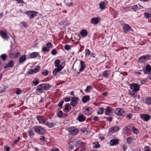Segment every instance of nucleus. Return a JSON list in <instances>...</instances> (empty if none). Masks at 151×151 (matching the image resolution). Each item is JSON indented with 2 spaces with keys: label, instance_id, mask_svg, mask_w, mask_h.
<instances>
[{
  "label": "nucleus",
  "instance_id": "47",
  "mask_svg": "<svg viewBox=\"0 0 151 151\" xmlns=\"http://www.w3.org/2000/svg\"><path fill=\"white\" fill-rule=\"evenodd\" d=\"M144 17L146 18H148L149 17V14L147 12L145 13L144 14Z\"/></svg>",
  "mask_w": 151,
  "mask_h": 151
},
{
  "label": "nucleus",
  "instance_id": "31",
  "mask_svg": "<svg viewBox=\"0 0 151 151\" xmlns=\"http://www.w3.org/2000/svg\"><path fill=\"white\" fill-rule=\"evenodd\" d=\"M38 55V53L37 52H34L30 55V56L31 58H35Z\"/></svg>",
  "mask_w": 151,
  "mask_h": 151
},
{
  "label": "nucleus",
  "instance_id": "10",
  "mask_svg": "<svg viewBox=\"0 0 151 151\" xmlns=\"http://www.w3.org/2000/svg\"><path fill=\"white\" fill-rule=\"evenodd\" d=\"M57 122L56 121H55L53 122H49L46 121L45 124L50 128H52L56 125Z\"/></svg>",
  "mask_w": 151,
  "mask_h": 151
},
{
  "label": "nucleus",
  "instance_id": "49",
  "mask_svg": "<svg viewBox=\"0 0 151 151\" xmlns=\"http://www.w3.org/2000/svg\"><path fill=\"white\" fill-rule=\"evenodd\" d=\"M150 148L149 147L146 146L145 148V151H150Z\"/></svg>",
  "mask_w": 151,
  "mask_h": 151
},
{
  "label": "nucleus",
  "instance_id": "39",
  "mask_svg": "<svg viewBox=\"0 0 151 151\" xmlns=\"http://www.w3.org/2000/svg\"><path fill=\"white\" fill-rule=\"evenodd\" d=\"M63 112L62 111H59L58 113V116L59 117H62Z\"/></svg>",
  "mask_w": 151,
  "mask_h": 151
},
{
  "label": "nucleus",
  "instance_id": "34",
  "mask_svg": "<svg viewBox=\"0 0 151 151\" xmlns=\"http://www.w3.org/2000/svg\"><path fill=\"white\" fill-rule=\"evenodd\" d=\"M60 63V61L59 60L57 59L56 60L55 62V66L57 67H58V66H59V65Z\"/></svg>",
  "mask_w": 151,
  "mask_h": 151
},
{
  "label": "nucleus",
  "instance_id": "2",
  "mask_svg": "<svg viewBox=\"0 0 151 151\" xmlns=\"http://www.w3.org/2000/svg\"><path fill=\"white\" fill-rule=\"evenodd\" d=\"M51 87V86L48 84L43 83L38 86L37 87L36 89L38 91L47 90Z\"/></svg>",
  "mask_w": 151,
  "mask_h": 151
},
{
  "label": "nucleus",
  "instance_id": "48",
  "mask_svg": "<svg viewBox=\"0 0 151 151\" xmlns=\"http://www.w3.org/2000/svg\"><path fill=\"white\" fill-rule=\"evenodd\" d=\"M57 52V51L55 49L53 50L51 52L52 54L54 55H55L56 54Z\"/></svg>",
  "mask_w": 151,
  "mask_h": 151
},
{
  "label": "nucleus",
  "instance_id": "7",
  "mask_svg": "<svg viewBox=\"0 0 151 151\" xmlns=\"http://www.w3.org/2000/svg\"><path fill=\"white\" fill-rule=\"evenodd\" d=\"M68 130L71 134L73 135H76L78 132V130L77 129L73 127H72L68 128Z\"/></svg>",
  "mask_w": 151,
  "mask_h": 151
},
{
  "label": "nucleus",
  "instance_id": "41",
  "mask_svg": "<svg viewBox=\"0 0 151 151\" xmlns=\"http://www.w3.org/2000/svg\"><path fill=\"white\" fill-rule=\"evenodd\" d=\"M86 55L88 56L90 54V51L88 49L86 50Z\"/></svg>",
  "mask_w": 151,
  "mask_h": 151
},
{
  "label": "nucleus",
  "instance_id": "63",
  "mask_svg": "<svg viewBox=\"0 0 151 151\" xmlns=\"http://www.w3.org/2000/svg\"><path fill=\"white\" fill-rule=\"evenodd\" d=\"M67 5L68 6H72L73 5V3L72 2H70V3H67Z\"/></svg>",
  "mask_w": 151,
  "mask_h": 151
},
{
  "label": "nucleus",
  "instance_id": "29",
  "mask_svg": "<svg viewBox=\"0 0 151 151\" xmlns=\"http://www.w3.org/2000/svg\"><path fill=\"white\" fill-rule=\"evenodd\" d=\"M89 99V96H86L83 97L82 99V101L83 103L86 102Z\"/></svg>",
  "mask_w": 151,
  "mask_h": 151
},
{
  "label": "nucleus",
  "instance_id": "5",
  "mask_svg": "<svg viewBox=\"0 0 151 151\" xmlns=\"http://www.w3.org/2000/svg\"><path fill=\"white\" fill-rule=\"evenodd\" d=\"M124 112L123 109L120 108H116L115 111L116 114L120 116L122 115Z\"/></svg>",
  "mask_w": 151,
  "mask_h": 151
},
{
  "label": "nucleus",
  "instance_id": "24",
  "mask_svg": "<svg viewBox=\"0 0 151 151\" xmlns=\"http://www.w3.org/2000/svg\"><path fill=\"white\" fill-rule=\"evenodd\" d=\"M26 57L25 55H22L21 56L19 59V62L20 63H22L26 60Z\"/></svg>",
  "mask_w": 151,
  "mask_h": 151
},
{
  "label": "nucleus",
  "instance_id": "11",
  "mask_svg": "<svg viewBox=\"0 0 151 151\" xmlns=\"http://www.w3.org/2000/svg\"><path fill=\"white\" fill-rule=\"evenodd\" d=\"M140 116L141 118L145 121L149 120L150 117V116L148 114H140Z\"/></svg>",
  "mask_w": 151,
  "mask_h": 151
},
{
  "label": "nucleus",
  "instance_id": "37",
  "mask_svg": "<svg viewBox=\"0 0 151 151\" xmlns=\"http://www.w3.org/2000/svg\"><path fill=\"white\" fill-rule=\"evenodd\" d=\"M1 57L2 59L4 61L5 60L7 56L5 54H2Z\"/></svg>",
  "mask_w": 151,
  "mask_h": 151
},
{
  "label": "nucleus",
  "instance_id": "61",
  "mask_svg": "<svg viewBox=\"0 0 151 151\" xmlns=\"http://www.w3.org/2000/svg\"><path fill=\"white\" fill-rule=\"evenodd\" d=\"M21 90H19L17 91L16 93L17 94L19 95L21 93Z\"/></svg>",
  "mask_w": 151,
  "mask_h": 151
},
{
  "label": "nucleus",
  "instance_id": "4",
  "mask_svg": "<svg viewBox=\"0 0 151 151\" xmlns=\"http://www.w3.org/2000/svg\"><path fill=\"white\" fill-rule=\"evenodd\" d=\"M36 118L39 123L45 124L46 121L43 116H37Z\"/></svg>",
  "mask_w": 151,
  "mask_h": 151
},
{
  "label": "nucleus",
  "instance_id": "42",
  "mask_svg": "<svg viewBox=\"0 0 151 151\" xmlns=\"http://www.w3.org/2000/svg\"><path fill=\"white\" fill-rule=\"evenodd\" d=\"M132 138L131 137H129L127 138V142L128 143H130L132 142Z\"/></svg>",
  "mask_w": 151,
  "mask_h": 151
},
{
  "label": "nucleus",
  "instance_id": "22",
  "mask_svg": "<svg viewBox=\"0 0 151 151\" xmlns=\"http://www.w3.org/2000/svg\"><path fill=\"white\" fill-rule=\"evenodd\" d=\"M40 68L39 67H37L35 68L33 70L29 71L28 73V74H32L33 73L37 72L39 70Z\"/></svg>",
  "mask_w": 151,
  "mask_h": 151
},
{
  "label": "nucleus",
  "instance_id": "16",
  "mask_svg": "<svg viewBox=\"0 0 151 151\" xmlns=\"http://www.w3.org/2000/svg\"><path fill=\"white\" fill-rule=\"evenodd\" d=\"M123 29L124 32L126 33L127 31H129L131 29V27L128 24H126L123 26Z\"/></svg>",
  "mask_w": 151,
  "mask_h": 151
},
{
  "label": "nucleus",
  "instance_id": "28",
  "mask_svg": "<svg viewBox=\"0 0 151 151\" xmlns=\"http://www.w3.org/2000/svg\"><path fill=\"white\" fill-rule=\"evenodd\" d=\"M87 32L85 30L83 29L81 32V34L83 37L86 36L87 35Z\"/></svg>",
  "mask_w": 151,
  "mask_h": 151
},
{
  "label": "nucleus",
  "instance_id": "14",
  "mask_svg": "<svg viewBox=\"0 0 151 151\" xmlns=\"http://www.w3.org/2000/svg\"><path fill=\"white\" fill-rule=\"evenodd\" d=\"M0 34L4 39L8 40L9 38V37L7 35V34L3 31H0Z\"/></svg>",
  "mask_w": 151,
  "mask_h": 151
},
{
  "label": "nucleus",
  "instance_id": "13",
  "mask_svg": "<svg viewBox=\"0 0 151 151\" xmlns=\"http://www.w3.org/2000/svg\"><path fill=\"white\" fill-rule=\"evenodd\" d=\"M105 114L107 115H109L113 112L112 109L109 107H108L105 109Z\"/></svg>",
  "mask_w": 151,
  "mask_h": 151
},
{
  "label": "nucleus",
  "instance_id": "19",
  "mask_svg": "<svg viewBox=\"0 0 151 151\" xmlns=\"http://www.w3.org/2000/svg\"><path fill=\"white\" fill-rule=\"evenodd\" d=\"M81 68L79 70V71L80 72L83 71L86 67V65L85 62L83 61H81L80 62Z\"/></svg>",
  "mask_w": 151,
  "mask_h": 151
},
{
  "label": "nucleus",
  "instance_id": "30",
  "mask_svg": "<svg viewBox=\"0 0 151 151\" xmlns=\"http://www.w3.org/2000/svg\"><path fill=\"white\" fill-rule=\"evenodd\" d=\"M145 103L148 104V105H151V97H148L145 100Z\"/></svg>",
  "mask_w": 151,
  "mask_h": 151
},
{
  "label": "nucleus",
  "instance_id": "32",
  "mask_svg": "<svg viewBox=\"0 0 151 151\" xmlns=\"http://www.w3.org/2000/svg\"><path fill=\"white\" fill-rule=\"evenodd\" d=\"M104 109L103 108H100L98 111L97 113L98 114H102L104 112Z\"/></svg>",
  "mask_w": 151,
  "mask_h": 151
},
{
  "label": "nucleus",
  "instance_id": "62",
  "mask_svg": "<svg viewBox=\"0 0 151 151\" xmlns=\"http://www.w3.org/2000/svg\"><path fill=\"white\" fill-rule=\"evenodd\" d=\"M20 139V138L19 137H18V139L17 140H15L14 142V144H16L17 143V142L19 141Z\"/></svg>",
  "mask_w": 151,
  "mask_h": 151
},
{
  "label": "nucleus",
  "instance_id": "52",
  "mask_svg": "<svg viewBox=\"0 0 151 151\" xmlns=\"http://www.w3.org/2000/svg\"><path fill=\"white\" fill-rule=\"evenodd\" d=\"M64 99L66 102H68L70 100V99L69 97H66L64 98Z\"/></svg>",
  "mask_w": 151,
  "mask_h": 151
},
{
  "label": "nucleus",
  "instance_id": "23",
  "mask_svg": "<svg viewBox=\"0 0 151 151\" xmlns=\"http://www.w3.org/2000/svg\"><path fill=\"white\" fill-rule=\"evenodd\" d=\"M99 21V17H95L91 19V22L94 24H97Z\"/></svg>",
  "mask_w": 151,
  "mask_h": 151
},
{
  "label": "nucleus",
  "instance_id": "36",
  "mask_svg": "<svg viewBox=\"0 0 151 151\" xmlns=\"http://www.w3.org/2000/svg\"><path fill=\"white\" fill-rule=\"evenodd\" d=\"M71 46L66 45L64 46V48L66 50H69L71 48Z\"/></svg>",
  "mask_w": 151,
  "mask_h": 151
},
{
  "label": "nucleus",
  "instance_id": "20",
  "mask_svg": "<svg viewBox=\"0 0 151 151\" xmlns=\"http://www.w3.org/2000/svg\"><path fill=\"white\" fill-rule=\"evenodd\" d=\"M86 118L84 116L83 114H80L78 116V120L80 122H82L84 121L86 119Z\"/></svg>",
  "mask_w": 151,
  "mask_h": 151
},
{
  "label": "nucleus",
  "instance_id": "27",
  "mask_svg": "<svg viewBox=\"0 0 151 151\" xmlns=\"http://www.w3.org/2000/svg\"><path fill=\"white\" fill-rule=\"evenodd\" d=\"M6 89V86L4 85H2L0 87V93L4 92Z\"/></svg>",
  "mask_w": 151,
  "mask_h": 151
},
{
  "label": "nucleus",
  "instance_id": "15",
  "mask_svg": "<svg viewBox=\"0 0 151 151\" xmlns=\"http://www.w3.org/2000/svg\"><path fill=\"white\" fill-rule=\"evenodd\" d=\"M20 53L17 52L16 53H11L9 54V56L10 58H15L17 57L20 55Z\"/></svg>",
  "mask_w": 151,
  "mask_h": 151
},
{
  "label": "nucleus",
  "instance_id": "54",
  "mask_svg": "<svg viewBox=\"0 0 151 151\" xmlns=\"http://www.w3.org/2000/svg\"><path fill=\"white\" fill-rule=\"evenodd\" d=\"M4 150L6 151H9L10 149V147L8 146H6L4 147Z\"/></svg>",
  "mask_w": 151,
  "mask_h": 151
},
{
  "label": "nucleus",
  "instance_id": "1",
  "mask_svg": "<svg viewBox=\"0 0 151 151\" xmlns=\"http://www.w3.org/2000/svg\"><path fill=\"white\" fill-rule=\"evenodd\" d=\"M130 90L129 91V93L133 98L137 97L138 99H139V96H137V91L139 90V86L135 83H132L130 86Z\"/></svg>",
  "mask_w": 151,
  "mask_h": 151
},
{
  "label": "nucleus",
  "instance_id": "53",
  "mask_svg": "<svg viewBox=\"0 0 151 151\" xmlns=\"http://www.w3.org/2000/svg\"><path fill=\"white\" fill-rule=\"evenodd\" d=\"M42 74L44 76H46L48 74L47 71H46V70H44L42 72Z\"/></svg>",
  "mask_w": 151,
  "mask_h": 151
},
{
  "label": "nucleus",
  "instance_id": "35",
  "mask_svg": "<svg viewBox=\"0 0 151 151\" xmlns=\"http://www.w3.org/2000/svg\"><path fill=\"white\" fill-rule=\"evenodd\" d=\"M132 130L133 132L136 134H137L138 132V130L134 127L132 128Z\"/></svg>",
  "mask_w": 151,
  "mask_h": 151
},
{
  "label": "nucleus",
  "instance_id": "40",
  "mask_svg": "<svg viewBox=\"0 0 151 151\" xmlns=\"http://www.w3.org/2000/svg\"><path fill=\"white\" fill-rule=\"evenodd\" d=\"M29 134V136H32L34 135V133L33 131L32 130H30L28 131Z\"/></svg>",
  "mask_w": 151,
  "mask_h": 151
},
{
  "label": "nucleus",
  "instance_id": "59",
  "mask_svg": "<svg viewBox=\"0 0 151 151\" xmlns=\"http://www.w3.org/2000/svg\"><path fill=\"white\" fill-rule=\"evenodd\" d=\"M123 148L124 151H125V150L127 149V147L125 145H123Z\"/></svg>",
  "mask_w": 151,
  "mask_h": 151
},
{
  "label": "nucleus",
  "instance_id": "50",
  "mask_svg": "<svg viewBox=\"0 0 151 151\" xmlns=\"http://www.w3.org/2000/svg\"><path fill=\"white\" fill-rule=\"evenodd\" d=\"M63 101H61L58 104V106L60 107H61L63 105Z\"/></svg>",
  "mask_w": 151,
  "mask_h": 151
},
{
  "label": "nucleus",
  "instance_id": "25",
  "mask_svg": "<svg viewBox=\"0 0 151 151\" xmlns=\"http://www.w3.org/2000/svg\"><path fill=\"white\" fill-rule=\"evenodd\" d=\"M13 61L12 60H10L8 63L4 67L5 68H8L9 67L13 66Z\"/></svg>",
  "mask_w": 151,
  "mask_h": 151
},
{
  "label": "nucleus",
  "instance_id": "56",
  "mask_svg": "<svg viewBox=\"0 0 151 151\" xmlns=\"http://www.w3.org/2000/svg\"><path fill=\"white\" fill-rule=\"evenodd\" d=\"M33 83L35 85H36L38 84L39 83V82L37 80H36L35 81H33Z\"/></svg>",
  "mask_w": 151,
  "mask_h": 151
},
{
  "label": "nucleus",
  "instance_id": "26",
  "mask_svg": "<svg viewBox=\"0 0 151 151\" xmlns=\"http://www.w3.org/2000/svg\"><path fill=\"white\" fill-rule=\"evenodd\" d=\"M110 75V72L109 71H105L104 72L103 76L106 78H107L109 77Z\"/></svg>",
  "mask_w": 151,
  "mask_h": 151
},
{
  "label": "nucleus",
  "instance_id": "9",
  "mask_svg": "<svg viewBox=\"0 0 151 151\" xmlns=\"http://www.w3.org/2000/svg\"><path fill=\"white\" fill-rule=\"evenodd\" d=\"M26 14L30 18L32 19L37 15V12L35 11H28L27 12Z\"/></svg>",
  "mask_w": 151,
  "mask_h": 151
},
{
  "label": "nucleus",
  "instance_id": "33",
  "mask_svg": "<svg viewBox=\"0 0 151 151\" xmlns=\"http://www.w3.org/2000/svg\"><path fill=\"white\" fill-rule=\"evenodd\" d=\"M146 70L149 73H150L151 72V67L150 65H148L147 66Z\"/></svg>",
  "mask_w": 151,
  "mask_h": 151
},
{
  "label": "nucleus",
  "instance_id": "51",
  "mask_svg": "<svg viewBox=\"0 0 151 151\" xmlns=\"http://www.w3.org/2000/svg\"><path fill=\"white\" fill-rule=\"evenodd\" d=\"M21 24L22 25V26L25 27H27V24L25 23L24 22H22L21 23Z\"/></svg>",
  "mask_w": 151,
  "mask_h": 151
},
{
  "label": "nucleus",
  "instance_id": "55",
  "mask_svg": "<svg viewBox=\"0 0 151 151\" xmlns=\"http://www.w3.org/2000/svg\"><path fill=\"white\" fill-rule=\"evenodd\" d=\"M40 139L41 140H43V141H45L46 139L45 138V137L43 136H41L40 138Z\"/></svg>",
  "mask_w": 151,
  "mask_h": 151
},
{
  "label": "nucleus",
  "instance_id": "18",
  "mask_svg": "<svg viewBox=\"0 0 151 151\" xmlns=\"http://www.w3.org/2000/svg\"><path fill=\"white\" fill-rule=\"evenodd\" d=\"M111 146L116 145L118 144V140L117 139H111L109 142Z\"/></svg>",
  "mask_w": 151,
  "mask_h": 151
},
{
  "label": "nucleus",
  "instance_id": "21",
  "mask_svg": "<svg viewBox=\"0 0 151 151\" xmlns=\"http://www.w3.org/2000/svg\"><path fill=\"white\" fill-rule=\"evenodd\" d=\"M119 130V128L117 126H115L111 127L110 129V131L112 133H114Z\"/></svg>",
  "mask_w": 151,
  "mask_h": 151
},
{
  "label": "nucleus",
  "instance_id": "46",
  "mask_svg": "<svg viewBox=\"0 0 151 151\" xmlns=\"http://www.w3.org/2000/svg\"><path fill=\"white\" fill-rule=\"evenodd\" d=\"M51 151H59L58 149L56 147H54L50 150Z\"/></svg>",
  "mask_w": 151,
  "mask_h": 151
},
{
  "label": "nucleus",
  "instance_id": "64",
  "mask_svg": "<svg viewBox=\"0 0 151 151\" xmlns=\"http://www.w3.org/2000/svg\"><path fill=\"white\" fill-rule=\"evenodd\" d=\"M99 119V117L97 116H94L93 118V120L94 121H97Z\"/></svg>",
  "mask_w": 151,
  "mask_h": 151
},
{
  "label": "nucleus",
  "instance_id": "8",
  "mask_svg": "<svg viewBox=\"0 0 151 151\" xmlns=\"http://www.w3.org/2000/svg\"><path fill=\"white\" fill-rule=\"evenodd\" d=\"M108 3V2L106 0L101 1L99 5L100 9L102 10L104 9Z\"/></svg>",
  "mask_w": 151,
  "mask_h": 151
},
{
  "label": "nucleus",
  "instance_id": "43",
  "mask_svg": "<svg viewBox=\"0 0 151 151\" xmlns=\"http://www.w3.org/2000/svg\"><path fill=\"white\" fill-rule=\"evenodd\" d=\"M91 89V87L89 86H87L86 89L85 90V91L86 92H89Z\"/></svg>",
  "mask_w": 151,
  "mask_h": 151
},
{
  "label": "nucleus",
  "instance_id": "3",
  "mask_svg": "<svg viewBox=\"0 0 151 151\" xmlns=\"http://www.w3.org/2000/svg\"><path fill=\"white\" fill-rule=\"evenodd\" d=\"M34 130L36 132L40 134H43L45 133V130L40 127L38 126L35 127Z\"/></svg>",
  "mask_w": 151,
  "mask_h": 151
},
{
  "label": "nucleus",
  "instance_id": "58",
  "mask_svg": "<svg viewBox=\"0 0 151 151\" xmlns=\"http://www.w3.org/2000/svg\"><path fill=\"white\" fill-rule=\"evenodd\" d=\"M19 3H23L24 1L23 0H15Z\"/></svg>",
  "mask_w": 151,
  "mask_h": 151
},
{
  "label": "nucleus",
  "instance_id": "12",
  "mask_svg": "<svg viewBox=\"0 0 151 151\" xmlns=\"http://www.w3.org/2000/svg\"><path fill=\"white\" fill-rule=\"evenodd\" d=\"M62 68H63L62 66L60 65L58 68L55 69L52 72L53 75L55 76L57 73L60 71Z\"/></svg>",
  "mask_w": 151,
  "mask_h": 151
},
{
  "label": "nucleus",
  "instance_id": "44",
  "mask_svg": "<svg viewBox=\"0 0 151 151\" xmlns=\"http://www.w3.org/2000/svg\"><path fill=\"white\" fill-rule=\"evenodd\" d=\"M46 46L48 48H51L52 47V45L49 42L47 44Z\"/></svg>",
  "mask_w": 151,
  "mask_h": 151
},
{
  "label": "nucleus",
  "instance_id": "17",
  "mask_svg": "<svg viewBox=\"0 0 151 151\" xmlns=\"http://www.w3.org/2000/svg\"><path fill=\"white\" fill-rule=\"evenodd\" d=\"M146 58V56L145 55L142 56L139 58V62L140 63L145 62L147 60Z\"/></svg>",
  "mask_w": 151,
  "mask_h": 151
},
{
  "label": "nucleus",
  "instance_id": "45",
  "mask_svg": "<svg viewBox=\"0 0 151 151\" xmlns=\"http://www.w3.org/2000/svg\"><path fill=\"white\" fill-rule=\"evenodd\" d=\"M137 9V6L136 5H134L132 7V9L134 11H135Z\"/></svg>",
  "mask_w": 151,
  "mask_h": 151
},
{
  "label": "nucleus",
  "instance_id": "60",
  "mask_svg": "<svg viewBox=\"0 0 151 151\" xmlns=\"http://www.w3.org/2000/svg\"><path fill=\"white\" fill-rule=\"evenodd\" d=\"M65 110H68L69 109V106L66 104L65 105V107L64 109Z\"/></svg>",
  "mask_w": 151,
  "mask_h": 151
},
{
  "label": "nucleus",
  "instance_id": "38",
  "mask_svg": "<svg viewBox=\"0 0 151 151\" xmlns=\"http://www.w3.org/2000/svg\"><path fill=\"white\" fill-rule=\"evenodd\" d=\"M93 145L94 147L96 148L99 146V144L98 142H96V143H93Z\"/></svg>",
  "mask_w": 151,
  "mask_h": 151
},
{
  "label": "nucleus",
  "instance_id": "6",
  "mask_svg": "<svg viewBox=\"0 0 151 151\" xmlns=\"http://www.w3.org/2000/svg\"><path fill=\"white\" fill-rule=\"evenodd\" d=\"M79 100V98L76 97H73L71 98L70 105L74 106L78 104L77 101Z\"/></svg>",
  "mask_w": 151,
  "mask_h": 151
},
{
  "label": "nucleus",
  "instance_id": "57",
  "mask_svg": "<svg viewBox=\"0 0 151 151\" xmlns=\"http://www.w3.org/2000/svg\"><path fill=\"white\" fill-rule=\"evenodd\" d=\"M43 50L44 52H48L49 51V49H47L46 47H45L43 48Z\"/></svg>",
  "mask_w": 151,
  "mask_h": 151
}]
</instances>
